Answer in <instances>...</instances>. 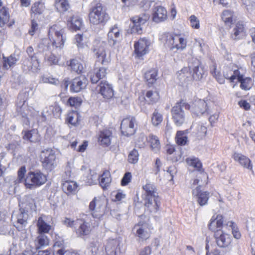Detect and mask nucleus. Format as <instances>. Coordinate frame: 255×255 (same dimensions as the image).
Here are the masks:
<instances>
[{
  "label": "nucleus",
  "instance_id": "f257e3e1",
  "mask_svg": "<svg viewBox=\"0 0 255 255\" xmlns=\"http://www.w3.org/2000/svg\"><path fill=\"white\" fill-rule=\"evenodd\" d=\"M64 32L63 28L59 24H54L51 26L48 31L49 39H42L38 45L39 50H54L55 49L61 50L63 47L65 41Z\"/></svg>",
  "mask_w": 255,
  "mask_h": 255
},
{
  "label": "nucleus",
  "instance_id": "f03ea898",
  "mask_svg": "<svg viewBox=\"0 0 255 255\" xmlns=\"http://www.w3.org/2000/svg\"><path fill=\"white\" fill-rule=\"evenodd\" d=\"M145 193L143 195L145 210L150 213H156L158 209V196L154 184L148 182L142 187Z\"/></svg>",
  "mask_w": 255,
  "mask_h": 255
},
{
  "label": "nucleus",
  "instance_id": "7ed1b4c3",
  "mask_svg": "<svg viewBox=\"0 0 255 255\" xmlns=\"http://www.w3.org/2000/svg\"><path fill=\"white\" fill-rule=\"evenodd\" d=\"M161 39L168 47L169 51L173 53L178 50L183 51L187 46V39L180 35L165 33L161 35Z\"/></svg>",
  "mask_w": 255,
  "mask_h": 255
},
{
  "label": "nucleus",
  "instance_id": "20e7f679",
  "mask_svg": "<svg viewBox=\"0 0 255 255\" xmlns=\"http://www.w3.org/2000/svg\"><path fill=\"white\" fill-rule=\"evenodd\" d=\"M46 181L47 176L42 172L30 171L24 179V185L27 188L33 189L44 184Z\"/></svg>",
  "mask_w": 255,
  "mask_h": 255
},
{
  "label": "nucleus",
  "instance_id": "39448f33",
  "mask_svg": "<svg viewBox=\"0 0 255 255\" xmlns=\"http://www.w3.org/2000/svg\"><path fill=\"white\" fill-rule=\"evenodd\" d=\"M183 108L189 110L190 105L181 101L177 103L171 109L172 119L177 126H181L186 122V116Z\"/></svg>",
  "mask_w": 255,
  "mask_h": 255
},
{
  "label": "nucleus",
  "instance_id": "423d86ee",
  "mask_svg": "<svg viewBox=\"0 0 255 255\" xmlns=\"http://www.w3.org/2000/svg\"><path fill=\"white\" fill-rule=\"evenodd\" d=\"M28 93L26 92L20 93L18 97V101L16 104L17 112L21 115L23 119V122L25 125L29 124L28 120L25 117L29 114V108L26 103V100Z\"/></svg>",
  "mask_w": 255,
  "mask_h": 255
},
{
  "label": "nucleus",
  "instance_id": "0eeeda50",
  "mask_svg": "<svg viewBox=\"0 0 255 255\" xmlns=\"http://www.w3.org/2000/svg\"><path fill=\"white\" fill-rule=\"evenodd\" d=\"M42 165L47 170L51 171L57 165L56 155L53 150H43L41 154Z\"/></svg>",
  "mask_w": 255,
  "mask_h": 255
},
{
  "label": "nucleus",
  "instance_id": "6e6552de",
  "mask_svg": "<svg viewBox=\"0 0 255 255\" xmlns=\"http://www.w3.org/2000/svg\"><path fill=\"white\" fill-rule=\"evenodd\" d=\"M136 128V121L133 117H129L123 119L121 124L122 134L128 136L134 134Z\"/></svg>",
  "mask_w": 255,
  "mask_h": 255
},
{
  "label": "nucleus",
  "instance_id": "1a4fd4ad",
  "mask_svg": "<svg viewBox=\"0 0 255 255\" xmlns=\"http://www.w3.org/2000/svg\"><path fill=\"white\" fill-rule=\"evenodd\" d=\"M28 215L27 211L20 208L16 213H13L11 216L12 221L14 226L19 230H22L23 227H25L27 222Z\"/></svg>",
  "mask_w": 255,
  "mask_h": 255
},
{
  "label": "nucleus",
  "instance_id": "9d476101",
  "mask_svg": "<svg viewBox=\"0 0 255 255\" xmlns=\"http://www.w3.org/2000/svg\"><path fill=\"white\" fill-rule=\"evenodd\" d=\"M149 18V15L145 13L132 17L131 18L133 23V25L131 28V32L141 34L143 31V26Z\"/></svg>",
  "mask_w": 255,
  "mask_h": 255
},
{
  "label": "nucleus",
  "instance_id": "9b49d317",
  "mask_svg": "<svg viewBox=\"0 0 255 255\" xmlns=\"http://www.w3.org/2000/svg\"><path fill=\"white\" fill-rule=\"evenodd\" d=\"M188 67L192 78L194 80H199L203 77L205 71L199 60L194 59L189 64Z\"/></svg>",
  "mask_w": 255,
  "mask_h": 255
},
{
  "label": "nucleus",
  "instance_id": "f8f14e48",
  "mask_svg": "<svg viewBox=\"0 0 255 255\" xmlns=\"http://www.w3.org/2000/svg\"><path fill=\"white\" fill-rule=\"evenodd\" d=\"M223 217L221 215L212 217L208 225L209 229L213 232L214 234L223 231V229L227 227L226 224H223Z\"/></svg>",
  "mask_w": 255,
  "mask_h": 255
},
{
  "label": "nucleus",
  "instance_id": "ddd939ff",
  "mask_svg": "<svg viewBox=\"0 0 255 255\" xmlns=\"http://www.w3.org/2000/svg\"><path fill=\"white\" fill-rule=\"evenodd\" d=\"M23 71L32 73H38L40 69L39 62L37 57H32L31 59H25L22 63Z\"/></svg>",
  "mask_w": 255,
  "mask_h": 255
},
{
  "label": "nucleus",
  "instance_id": "4468645a",
  "mask_svg": "<svg viewBox=\"0 0 255 255\" xmlns=\"http://www.w3.org/2000/svg\"><path fill=\"white\" fill-rule=\"evenodd\" d=\"M133 231L135 236L142 240H146L150 237V229L146 223H139L135 225L133 229Z\"/></svg>",
  "mask_w": 255,
  "mask_h": 255
},
{
  "label": "nucleus",
  "instance_id": "2eb2a0df",
  "mask_svg": "<svg viewBox=\"0 0 255 255\" xmlns=\"http://www.w3.org/2000/svg\"><path fill=\"white\" fill-rule=\"evenodd\" d=\"M149 41L146 38H140L134 43V52L138 57H142L148 51Z\"/></svg>",
  "mask_w": 255,
  "mask_h": 255
},
{
  "label": "nucleus",
  "instance_id": "dca6fc26",
  "mask_svg": "<svg viewBox=\"0 0 255 255\" xmlns=\"http://www.w3.org/2000/svg\"><path fill=\"white\" fill-rule=\"evenodd\" d=\"M114 137L112 131L109 129H104L99 131L98 141L104 147L109 146Z\"/></svg>",
  "mask_w": 255,
  "mask_h": 255
},
{
  "label": "nucleus",
  "instance_id": "f3484780",
  "mask_svg": "<svg viewBox=\"0 0 255 255\" xmlns=\"http://www.w3.org/2000/svg\"><path fill=\"white\" fill-rule=\"evenodd\" d=\"M217 245L221 248H227L231 244L232 238L230 235L224 230L214 234Z\"/></svg>",
  "mask_w": 255,
  "mask_h": 255
},
{
  "label": "nucleus",
  "instance_id": "a211bd4d",
  "mask_svg": "<svg viewBox=\"0 0 255 255\" xmlns=\"http://www.w3.org/2000/svg\"><path fill=\"white\" fill-rule=\"evenodd\" d=\"M191 112L197 116L204 114L207 110V104L204 100H195L190 105Z\"/></svg>",
  "mask_w": 255,
  "mask_h": 255
},
{
  "label": "nucleus",
  "instance_id": "6ab92c4d",
  "mask_svg": "<svg viewBox=\"0 0 255 255\" xmlns=\"http://www.w3.org/2000/svg\"><path fill=\"white\" fill-rule=\"evenodd\" d=\"M109 19L106 7L101 3L97 4V25L104 26Z\"/></svg>",
  "mask_w": 255,
  "mask_h": 255
},
{
  "label": "nucleus",
  "instance_id": "aec40b11",
  "mask_svg": "<svg viewBox=\"0 0 255 255\" xmlns=\"http://www.w3.org/2000/svg\"><path fill=\"white\" fill-rule=\"evenodd\" d=\"M99 93L104 98L109 99L114 96V90L110 84L105 80L101 81L99 84Z\"/></svg>",
  "mask_w": 255,
  "mask_h": 255
},
{
  "label": "nucleus",
  "instance_id": "412c9836",
  "mask_svg": "<svg viewBox=\"0 0 255 255\" xmlns=\"http://www.w3.org/2000/svg\"><path fill=\"white\" fill-rule=\"evenodd\" d=\"M152 18L153 21L159 23L164 21L167 17V12L161 6L154 7L152 11Z\"/></svg>",
  "mask_w": 255,
  "mask_h": 255
},
{
  "label": "nucleus",
  "instance_id": "4be33fe9",
  "mask_svg": "<svg viewBox=\"0 0 255 255\" xmlns=\"http://www.w3.org/2000/svg\"><path fill=\"white\" fill-rule=\"evenodd\" d=\"M232 157L235 161L238 162L244 168L252 170L253 165L251 163V161L246 155H243L241 153L235 152L233 154Z\"/></svg>",
  "mask_w": 255,
  "mask_h": 255
},
{
  "label": "nucleus",
  "instance_id": "5701e85b",
  "mask_svg": "<svg viewBox=\"0 0 255 255\" xmlns=\"http://www.w3.org/2000/svg\"><path fill=\"white\" fill-rule=\"evenodd\" d=\"M192 194L194 196L196 197L197 201L200 206H203L207 203L209 197V193L202 192L200 186L193 190Z\"/></svg>",
  "mask_w": 255,
  "mask_h": 255
},
{
  "label": "nucleus",
  "instance_id": "b1692460",
  "mask_svg": "<svg viewBox=\"0 0 255 255\" xmlns=\"http://www.w3.org/2000/svg\"><path fill=\"white\" fill-rule=\"evenodd\" d=\"M87 80L84 77L80 76L74 78L72 82L70 90L72 92L77 93L86 88Z\"/></svg>",
  "mask_w": 255,
  "mask_h": 255
},
{
  "label": "nucleus",
  "instance_id": "393cba45",
  "mask_svg": "<svg viewBox=\"0 0 255 255\" xmlns=\"http://www.w3.org/2000/svg\"><path fill=\"white\" fill-rule=\"evenodd\" d=\"M76 224L77 225L75 229L78 236H86L90 233V227L88 226L87 224L82 219H76Z\"/></svg>",
  "mask_w": 255,
  "mask_h": 255
},
{
  "label": "nucleus",
  "instance_id": "a878e982",
  "mask_svg": "<svg viewBox=\"0 0 255 255\" xmlns=\"http://www.w3.org/2000/svg\"><path fill=\"white\" fill-rule=\"evenodd\" d=\"M47 217L42 215L39 217L37 222V232L39 234L48 233L51 229V226L47 223Z\"/></svg>",
  "mask_w": 255,
  "mask_h": 255
},
{
  "label": "nucleus",
  "instance_id": "bb28decb",
  "mask_svg": "<svg viewBox=\"0 0 255 255\" xmlns=\"http://www.w3.org/2000/svg\"><path fill=\"white\" fill-rule=\"evenodd\" d=\"M235 75H238V80L241 83L240 87L244 90H249L253 86V82L249 77L244 78V75L240 72H236Z\"/></svg>",
  "mask_w": 255,
  "mask_h": 255
},
{
  "label": "nucleus",
  "instance_id": "cd10ccee",
  "mask_svg": "<svg viewBox=\"0 0 255 255\" xmlns=\"http://www.w3.org/2000/svg\"><path fill=\"white\" fill-rule=\"evenodd\" d=\"M78 185L73 181H66L63 183L62 189L67 195L74 194L77 191Z\"/></svg>",
  "mask_w": 255,
  "mask_h": 255
},
{
  "label": "nucleus",
  "instance_id": "c85d7f7f",
  "mask_svg": "<svg viewBox=\"0 0 255 255\" xmlns=\"http://www.w3.org/2000/svg\"><path fill=\"white\" fill-rule=\"evenodd\" d=\"M9 17L8 9L5 6L2 7L0 9V26L2 27L5 24H7L9 26L12 25L14 21L8 23Z\"/></svg>",
  "mask_w": 255,
  "mask_h": 255
},
{
  "label": "nucleus",
  "instance_id": "c756f323",
  "mask_svg": "<svg viewBox=\"0 0 255 255\" xmlns=\"http://www.w3.org/2000/svg\"><path fill=\"white\" fill-rule=\"evenodd\" d=\"M67 25L70 29L77 31L80 30L82 27L83 21L79 16H73L69 20H68Z\"/></svg>",
  "mask_w": 255,
  "mask_h": 255
},
{
  "label": "nucleus",
  "instance_id": "7c9ffc66",
  "mask_svg": "<svg viewBox=\"0 0 255 255\" xmlns=\"http://www.w3.org/2000/svg\"><path fill=\"white\" fill-rule=\"evenodd\" d=\"M3 67L6 69L13 66L18 61L19 56L15 53L12 54L8 57L3 56Z\"/></svg>",
  "mask_w": 255,
  "mask_h": 255
},
{
  "label": "nucleus",
  "instance_id": "2f4dec72",
  "mask_svg": "<svg viewBox=\"0 0 255 255\" xmlns=\"http://www.w3.org/2000/svg\"><path fill=\"white\" fill-rule=\"evenodd\" d=\"M118 241L116 240H111L108 241L106 247V252L108 255H118Z\"/></svg>",
  "mask_w": 255,
  "mask_h": 255
},
{
  "label": "nucleus",
  "instance_id": "473e14b6",
  "mask_svg": "<svg viewBox=\"0 0 255 255\" xmlns=\"http://www.w3.org/2000/svg\"><path fill=\"white\" fill-rule=\"evenodd\" d=\"M49 241L47 236L43 234H39L34 241L35 248L38 250L49 245Z\"/></svg>",
  "mask_w": 255,
  "mask_h": 255
},
{
  "label": "nucleus",
  "instance_id": "72a5a7b5",
  "mask_svg": "<svg viewBox=\"0 0 255 255\" xmlns=\"http://www.w3.org/2000/svg\"><path fill=\"white\" fill-rule=\"evenodd\" d=\"M245 35V28L241 23L236 24L232 34V38L234 39H238L243 38Z\"/></svg>",
  "mask_w": 255,
  "mask_h": 255
},
{
  "label": "nucleus",
  "instance_id": "f704fd0d",
  "mask_svg": "<svg viewBox=\"0 0 255 255\" xmlns=\"http://www.w3.org/2000/svg\"><path fill=\"white\" fill-rule=\"evenodd\" d=\"M101 62L104 66H107L110 62V57L107 56L104 46L101 49L99 48L97 52V62Z\"/></svg>",
  "mask_w": 255,
  "mask_h": 255
},
{
  "label": "nucleus",
  "instance_id": "c9c22d12",
  "mask_svg": "<svg viewBox=\"0 0 255 255\" xmlns=\"http://www.w3.org/2000/svg\"><path fill=\"white\" fill-rule=\"evenodd\" d=\"M112 181L111 174L108 170L105 171L100 177L99 184L103 189H106Z\"/></svg>",
  "mask_w": 255,
  "mask_h": 255
},
{
  "label": "nucleus",
  "instance_id": "e433bc0d",
  "mask_svg": "<svg viewBox=\"0 0 255 255\" xmlns=\"http://www.w3.org/2000/svg\"><path fill=\"white\" fill-rule=\"evenodd\" d=\"M55 7L58 11L64 12L70 8V5L68 0H55Z\"/></svg>",
  "mask_w": 255,
  "mask_h": 255
},
{
  "label": "nucleus",
  "instance_id": "4c0bfd02",
  "mask_svg": "<svg viewBox=\"0 0 255 255\" xmlns=\"http://www.w3.org/2000/svg\"><path fill=\"white\" fill-rule=\"evenodd\" d=\"M67 65L70 67L71 69L78 74L81 73L84 67L82 63L77 59H73L67 62Z\"/></svg>",
  "mask_w": 255,
  "mask_h": 255
},
{
  "label": "nucleus",
  "instance_id": "58836bf2",
  "mask_svg": "<svg viewBox=\"0 0 255 255\" xmlns=\"http://www.w3.org/2000/svg\"><path fill=\"white\" fill-rule=\"evenodd\" d=\"M157 71L155 69H151L144 74V78L148 84L152 85L157 80Z\"/></svg>",
  "mask_w": 255,
  "mask_h": 255
},
{
  "label": "nucleus",
  "instance_id": "ea45409f",
  "mask_svg": "<svg viewBox=\"0 0 255 255\" xmlns=\"http://www.w3.org/2000/svg\"><path fill=\"white\" fill-rule=\"evenodd\" d=\"M144 98L148 104H153L156 103L158 100L159 96L156 91L149 90L146 92Z\"/></svg>",
  "mask_w": 255,
  "mask_h": 255
},
{
  "label": "nucleus",
  "instance_id": "a19ab883",
  "mask_svg": "<svg viewBox=\"0 0 255 255\" xmlns=\"http://www.w3.org/2000/svg\"><path fill=\"white\" fill-rule=\"evenodd\" d=\"M45 10L44 3L40 1L34 3L31 6V11L35 14H41Z\"/></svg>",
  "mask_w": 255,
  "mask_h": 255
},
{
  "label": "nucleus",
  "instance_id": "79ce46f5",
  "mask_svg": "<svg viewBox=\"0 0 255 255\" xmlns=\"http://www.w3.org/2000/svg\"><path fill=\"white\" fill-rule=\"evenodd\" d=\"M79 118V114L77 111H72L67 114L66 121L72 125L76 126L80 120Z\"/></svg>",
  "mask_w": 255,
  "mask_h": 255
},
{
  "label": "nucleus",
  "instance_id": "37998d69",
  "mask_svg": "<svg viewBox=\"0 0 255 255\" xmlns=\"http://www.w3.org/2000/svg\"><path fill=\"white\" fill-rule=\"evenodd\" d=\"M120 30L117 25L112 27L108 33V37L109 39L113 41L114 44L116 42L117 39L120 36Z\"/></svg>",
  "mask_w": 255,
  "mask_h": 255
},
{
  "label": "nucleus",
  "instance_id": "c03bdc74",
  "mask_svg": "<svg viewBox=\"0 0 255 255\" xmlns=\"http://www.w3.org/2000/svg\"><path fill=\"white\" fill-rule=\"evenodd\" d=\"M95 172L94 170H91L89 169L87 173L83 176V181H85L86 185H91L95 184Z\"/></svg>",
  "mask_w": 255,
  "mask_h": 255
},
{
  "label": "nucleus",
  "instance_id": "a18cd8bd",
  "mask_svg": "<svg viewBox=\"0 0 255 255\" xmlns=\"http://www.w3.org/2000/svg\"><path fill=\"white\" fill-rule=\"evenodd\" d=\"M40 82L43 83H48L55 86L60 84L58 79L54 77L52 75H43L41 77Z\"/></svg>",
  "mask_w": 255,
  "mask_h": 255
},
{
  "label": "nucleus",
  "instance_id": "49530a36",
  "mask_svg": "<svg viewBox=\"0 0 255 255\" xmlns=\"http://www.w3.org/2000/svg\"><path fill=\"white\" fill-rule=\"evenodd\" d=\"M166 151L168 154L169 155H172L174 154L173 157H168L170 158L173 162H177L181 158V155L180 153L178 151H175V148L172 145H167L166 146Z\"/></svg>",
  "mask_w": 255,
  "mask_h": 255
},
{
  "label": "nucleus",
  "instance_id": "de8ad7c7",
  "mask_svg": "<svg viewBox=\"0 0 255 255\" xmlns=\"http://www.w3.org/2000/svg\"><path fill=\"white\" fill-rule=\"evenodd\" d=\"M176 143L179 145H184L188 140L186 133L184 131H178L176 136Z\"/></svg>",
  "mask_w": 255,
  "mask_h": 255
},
{
  "label": "nucleus",
  "instance_id": "09e8293b",
  "mask_svg": "<svg viewBox=\"0 0 255 255\" xmlns=\"http://www.w3.org/2000/svg\"><path fill=\"white\" fill-rule=\"evenodd\" d=\"M191 75L189 67H184L178 73L179 79L182 82L188 81V78Z\"/></svg>",
  "mask_w": 255,
  "mask_h": 255
},
{
  "label": "nucleus",
  "instance_id": "8fccbe9b",
  "mask_svg": "<svg viewBox=\"0 0 255 255\" xmlns=\"http://www.w3.org/2000/svg\"><path fill=\"white\" fill-rule=\"evenodd\" d=\"M149 141L150 143L151 147L153 150L157 151L160 148V142L158 138L153 134L149 136Z\"/></svg>",
  "mask_w": 255,
  "mask_h": 255
},
{
  "label": "nucleus",
  "instance_id": "3c124183",
  "mask_svg": "<svg viewBox=\"0 0 255 255\" xmlns=\"http://www.w3.org/2000/svg\"><path fill=\"white\" fill-rule=\"evenodd\" d=\"M233 12L229 10H224L222 15V18L226 25H230L233 21Z\"/></svg>",
  "mask_w": 255,
  "mask_h": 255
},
{
  "label": "nucleus",
  "instance_id": "603ef678",
  "mask_svg": "<svg viewBox=\"0 0 255 255\" xmlns=\"http://www.w3.org/2000/svg\"><path fill=\"white\" fill-rule=\"evenodd\" d=\"M236 72H240L239 69L234 70V71L227 69L226 71H224V77L226 79H230L231 82H234V80L238 78V75H235Z\"/></svg>",
  "mask_w": 255,
  "mask_h": 255
},
{
  "label": "nucleus",
  "instance_id": "864d4df0",
  "mask_svg": "<svg viewBox=\"0 0 255 255\" xmlns=\"http://www.w3.org/2000/svg\"><path fill=\"white\" fill-rule=\"evenodd\" d=\"M163 118L161 114L159 113L157 110H155L152 114V123L153 126H158L162 121Z\"/></svg>",
  "mask_w": 255,
  "mask_h": 255
},
{
  "label": "nucleus",
  "instance_id": "5fc2aeb1",
  "mask_svg": "<svg viewBox=\"0 0 255 255\" xmlns=\"http://www.w3.org/2000/svg\"><path fill=\"white\" fill-rule=\"evenodd\" d=\"M82 102L81 98L78 97H72L69 98L67 101V104L71 107L77 108L81 105Z\"/></svg>",
  "mask_w": 255,
  "mask_h": 255
},
{
  "label": "nucleus",
  "instance_id": "6e6d98bb",
  "mask_svg": "<svg viewBox=\"0 0 255 255\" xmlns=\"http://www.w3.org/2000/svg\"><path fill=\"white\" fill-rule=\"evenodd\" d=\"M138 156L139 154L138 151L135 149L132 150L128 154V162L131 164H135L137 163L138 160Z\"/></svg>",
  "mask_w": 255,
  "mask_h": 255
},
{
  "label": "nucleus",
  "instance_id": "4d7b16f0",
  "mask_svg": "<svg viewBox=\"0 0 255 255\" xmlns=\"http://www.w3.org/2000/svg\"><path fill=\"white\" fill-rule=\"evenodd\" d=\"M89 18L90 23L94 25L96 22V3L94 2L91 3Z\"/></svg>",
  "mask_w": 255,
  "mask_h": 255
},
{
  "label": "nucleus",
  "instance_id": "13d9d810",
  "mask_svg": "<svg viewBox=\"0 0 255 255\" xmlns=\"http://www.w3.org/2000/svg\"><path fill=\"white\" fill-rule=\"evenodd\" d=\"M45 58L50 65L58 64L60 59L59 56H57L52 53L49 55H47Z\"/></svg>",
  "mask_w": 255,
  "mask_h": 255
},
{
  "label": "nucleus",
  "instance_id": "bf43d9fd",
  "mask_svg": "<svg viewBox=\"0 0 255 255\" xmlns=\"http://www.w3.org/2000/svg\"><path fill=\"white\" fill-rule=\"evenodd\" d=\"M227 227H229L231 230L232 234L236 239H239L241 237L240 233L236 229L235 225L234 222L232 221L228 222L226 224Z\"/></svg>",
  "mask_w": 255,
  "mask_h": 255
},
{
  "label": "nucleus",
  "instance_id": "052dcab7",
  "mask_svg": "<svg viewBox=\"0 0 255 255\" xmlns=\"http://www.w3.org/2000/svg\"><path fill=\"white\" fill-rule=\"evenodd\" d=\"M54 255H79L77 252L74 251L73 250H65L61 249L56 251Z\"/></svg>",
  "mask_w": 255,
  "mask_h": 255
},
{
  "label": "nucleus",
  "instance_id": "680f3d73",
  "mask_svg": "<svg viewBox=\"0 0 255 255\" xmlns=\"http://www.w3.org/2000/svg\"><path fill=\"white\" fill-rule=\"evenodd\" d=\"M187 163L190 166L199 169L202 166L201 163L197 158H187Z\"/></svg>",
  "mask_w": 255,
  "mask_h": 255
},
{
  "label": "nucleus",
  "instance_id": "e2e57ef3",
  "mask_svg": "<svg viewBox=\"0 0 255 255\" xmlns=\"http://www.w3.org/2000/svg\"><path fill=\"white\" fill-rule=\"evenodd\" d=\"M189 20L192 28L195 29H199L200 28V21L195 15H191L189 17Z\"/></svg>",
  "mask_w": 255,
  "mask_h": 255
},
{
  "label": "nucleus",
  "instance_id": "0e129e2a",
  "mask_svg": "<svg viewBox=\"0 0 255 255\" xmlns=\"http://www.w3.org/2000/svg\"><path fill=\"white\" fill-rule=\"evenodd\" d=\"M62 223L65 226L69 228H75L77 225L76 224V220L67 217L63 219Z\"/></svg>",
  "mask_w": 255,
  "mask_h": 255
},
{
  "label": "nucleus",
  "instance_id": "69168bd1",
  "mask_svg": "<svg viewBox=\"0 0 255 255\" xmlns=\"http://www.w3.org/2000/svg\"><path fill=\"white\" fill-rule=\"evenodd\" d=\"M147 140V137L143 134H141L136 140V144L140 147H143L146 144Z\"/></svg>",
  "mask_w": 255,
  "mask_h": 255
},
{
  "label": "nucleus",
  "instance_id": "338daca9",
  "mask_svg": "<svg viewBox=\"0 0 255 255\" xmlns=\"http://www.w3.org/2000/svg\"><path fill=\"white\" fill-rule=\"evenodd\" d=\"M49 109L53 115L56 117H59L61 115L62 110L58 105L51 106Z\"/></svg>",
  "mask_w": 255,
  "mask_h": 255
},
{
  "label": "nucleus",
  "instance_id": "774afa93",
  "mask_svg": "<svg viewBox=\"0 0 255 255\" xmlns=\"http://www.w3.org/2000/svg\"><path fill=\"white\" fill-rule=\"evenodd\" d=\"M37 134H35V135L33 134L32 131H27L25 132L23 135V138L28 140L31 142H35L37 139Z\"/></svg>",
  "mask_w": 255,
  "mask_h": 255
}]
</instances>
